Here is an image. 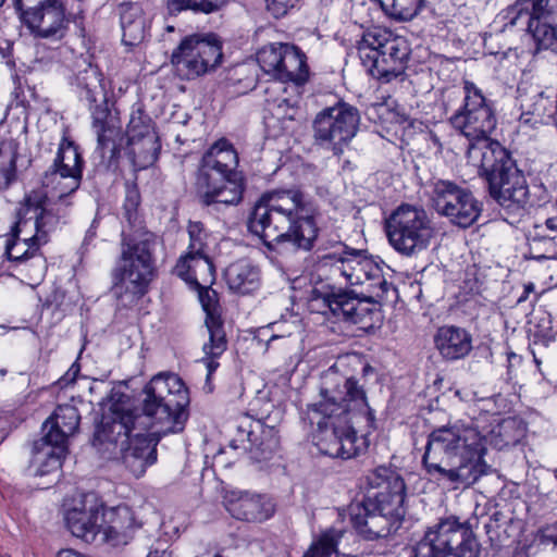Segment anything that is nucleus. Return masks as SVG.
Returning a JSON list of instances; mask_svg holds the SVG:
<instances>
[{
	"instance_id": "ddd939ff",
	"label": "nucleus",
	"mask_w": 557,
	"mask_h": 557,
	"mask_svg": "<svg viewBox=\"0 0 557 557\" xmlns=\"http://www.w3.org/2000/svg\"><path fill=\"white\" fill-rule=\"evenodd\" d=\"M358 52L368 72L385 82L403 74L409 58L407 41L385 29H374L364 34Z\"/></svg>"
},
{
	"instance_id": "a18cd8bd",
	"label": "nucleus",
	"mask_w": 557,
	"mask_h": 557,
	"mask_svg": "<svg viewBox=\"0 0 557 557\" xmlns=\"http://www.w3.org/2000/svg\"><path fill=\"white\" fill-rule=\"evenodd\" d=\"M268 111L278 121L294 120L297 109L286 98L267 100Z\"/></svg>"
},
{
	"instance_id": "393cba45",
	"label": "nucleus",
	"mask_w": 557,
	"mask_h": 557,
	"mask_svg": "<svg viewBox=\"0 0 557 557\" xmlns=\"http://www.w3.org/2000/svg\"><path fill=\"white\" fill-rule=\"evenodd\" d=\"M46 196L42 191H32L25 198L16 212L17 221L11 230V235L17 236L22 227L26 226L29 221H34L33 226L36 230L32 240L38 244L46 243L47 234L54 230L59 222V216L45 207Z\"/></svg>"
},
{
	"instance_id": "7ed1b4c3",
	"label": "nucleus",
	"mask_w": 557,
	"mask_h": 557,
	"mask_svg": "<svg viewBox=\"0 0 557 557\" xmlns=\"http://www.w3.org/2000/svg\"><path fill=\"white\" fill-rule=\"evenodd\" d=\"M143 412L123 410L111 406V413L103 414L95 433L94 445L108 458L116 456L120 448L133 441L137 432L156 428L152 434L183 431L188 418V389L174 373L154 375L143 389Z\"/></svg>"
},
{
	"instance_id": "de8ad7c7",
	"label": "nucleus",
	"mask_w": 557,
	"mask_h": 557,
	"mask_svg": "<svg viewBox=\"0 0 557 557\" xmlns=\"http://www.w3.org/2000/svg\"><path fill=\"white\" fill-rule=\"evenodd\" d=\"M540 540L542 543H553L554 545H557V534H555L549 528L540 531Z\"/></svg>"
},
{
	"instance_id": "37998d69",
	"label": "nucleus",
	"mask_w": 557,
	"mask_h": 557,
	"mask_svg": "<svg viewBox=\"0 0 557 557\" xmlns=\"http://www.w3.org/2000/svg\"><path fill=\"white\" fill-rule=\"evenodd\" d=\"M351 256L356 257L352 285L364 284L368 273L377 272V262L368 257L364 251L350 249Z\"/></svg>"
},
{
	"instance_id": "9b49d317",
	"label": "nucleus",
	"mask_w": 557,
	"mask_h": 557,
	"mask_svg": "<svg viewBox=\"0 0 557 557\" xmlns=\"http://www.w3.org/2000/svg\"><path fill=\"white\" fill-rule=\"evenodd\" d=\"M389 245L404 257H417L428 250L436 231L428 212L409 203H401L384 220Z\"/></svg>"
},
{
	"instance_id": "c85d7f7f",
	"label": "nucleus",
	"mask_w": 557,
	"mask_h": 557,
	"mask_svg": "<svg viewBox=\"0 0 557 557\" xmlns=\"http://www.w3.org/2000/svg\"><path fill=\"white\" fill-rule=\"evenodd\" d=\"M73 85L76 86L79 98L86 100L90 112L97 107H107V97L99 69L84 62V69L75 74Z\"/></svg>"
},
{
	"instance_id": "9d476101",
	"label": "nucleus",
	"mask_w": 557,
	"mask_h": 557,
	"mask_svg": "<svg viewBox=\"0 0 557 557\" xmlns=\"http://www.w3.org/2000/svg\"><path fill=\"white\" fill-rule=\"evenodd\" d=\"M463 91V106L450 117V123L469 140L467 159L470 163L473 150H494V145L500 144L490 138L497 124L492 102L471 82H465Z\"/></svg>"
},
{
	"instance_id": "423d86ee",
	"label": "nucleus",
	"mask_w": 557,
	"mask_h": 557,
	"mask_svg": "<svg viewBox=\"0 0 557 557\" xmlns=\"http://www.w3.org/2000/svg\"><path fill=\"white\" fill-rule=\"evenodd\" d=\"M470 163L479 169L490 196L502 208L515 213L525 210L530 201L527 178L507 149L494 145V150H473Z\"/></svg>"
},
{
	"instance_id": "39448f33",
	"label": "nucleus",
	"mask_w": 557,
	"mask_h": 557,
	"mask_svg": "<svg viewBox=\"0 0 557 557\" xmlns=\"http://www.w3.org/2000/svg\"><path fill=\"white\" fill-rule=\"evenodd\" d=\"M368 487L380 490L349 506L350 521L366 540L386 537L396 532L406 510V484L392 468L380 466L364 476Z\"/></svg>"
},
{
	"instance_id": "b1692460",
	"label": "nucleus",
	"mask_w": 557,
	"mask_h": 557,
	"mask_svg": "<svg viewBox=\"0 0 557 557\" xmlns=\"http://www.w3.org/2000/svg\"><path fill=\"white\" fill-rule=\"evenodd\" d=\"M238 156L232 144L222 138L215 141L202 156L197 177V186L225 182L242 173L237 171Z\"/></svg>"
},
{
	"instance_id": "864d4df0",
	"label": "nucleus",
	"mask_w": 557,
	"mask_h": 557,
	"mask_svg": "<svg viewBox=\"0 0 557 557\" xmlns=\"http://www.w3.org/2000/svg\"><path fill=\"white\" fill-rule=\"evenodd\" d=\"M99 385H104V383H103L102 381H100V382L98 383V385H94V386H91V387L89 388L90 393H94V392L96 391V388H98V387H99Z\"/></svg>"
},
{
	"instance_id": "bf43d9fd",
	"label": "nucleus",
	"mask_w": 557,
	"mask_h": 557,
	"mask_svg": "<svg viewBox=\"0 0 557 557\" xmlns=\"http://www.w3.org/2000/svg\"><path fill=\"white\" fill-rule=\"evenodd\" d=\"M478 509H479V507L476 506V508H475V510H474V512H473V515H474L475 517L479 515Z\"/></svg>"
},
{
	"instance_id": "f3484780",
	"label": "nucleus",
	"mask_w": 557,
	"mask_h": 557,
	"mask_svg": "<svg viewBox=\"0 0 557 557\" xmlns=\"http://www.w3.org/2000/svg\"><path fill=\"white\" fill-rule=\"evenodd\" d=\"M359 123L358 110L346 102L324 108L313 120L314 140L320 146L330 147L335 154H341L356 136Z\"/></svg>"
},
{
	"instance_id": "412c9836",
	"label": "nucleus",
	"mask_w": 557,
	"mask_h": 557,
	"mask_svg": "<svg viewBox=\"0 0 557 557\" xmlns=\"http://www.w3.org/2000/svg\"><path fill=\"white\" fill-rule=\"evenodd\" d=\"M127 150L135 166L152 165L161 148L152 121L140 106L133 107L126 128Z\"/></svg>"
},
{
	"instance_id": "a19ab883",
	"label": "nucleus",
	"mask_w": 557,
	"mask_h": 557,
	"mask_svg": "<svg viewBox=\"0 0 557 557\" xmlns=\"http://www.w3.org/2000/svg\"><path fill=\"white\" fill-rule=\"evenodd\" d=\"M13 240H8L5 246V253L10 260L23 261L30 258L36 250L35 246L39 244L37 240L25 238L22 242L17 239V236H13Z\"/></svg>"
},
{
	"instance_id": "13d9d810",
	"label": "nucleus",
	"mask_w": 557,
	"mask_h": 557,
	"mask_svg": "<svg viewBox=\"0 0 557 557\" xmlns=\"http://www.w3.org/2000/svg\"><path fill=\"white\" fill-rule=\"evenodd\" d=\"M532 289H533V285H528V286L525 287V293H529V292H531Z\"/></svg>"
},
{
	"instance_id": "cd10ccee",
	"label": "nucleus",
	"mask_w": 557,
	"mask_h": 557,
	"mask_svg": "<svg viewBox=\"0 0 557 557\" xmlns=\"http://www.w3.org/2000/svg\"><path fill=\"white\" fill-rule=\"evenodd\" d=\"M199 198L203 206L225 205L236 206L243 199L245 190L243 174L226 178L225 182L199 186Z\"/></svg>"
},
{
	"instance_id": "c9c22d12",
	"label": "nucleus",
	"mask_w": 557,
	"mask_h": 557,
	"mask_svg": "<svg viewBox=\"0 0 557 557\" xmlns=\"http://www.w3.org/2000/svg\"><path fill=\"white\" fill-rule=\"evenodd\" d=\"M230 0H166V9L170 15H177L182 11L211 14L227 5Z\"/></svg>"
},
{
	"instance_id": "3c124183",
	"label": "nucleus",
	"mask_w": 557,
	"mask_h": 557,
	"mask_svg": "<svg viewBox=\"0 0 557 557\" xmlns=\"http://www.w3.org/2000/svg\"><path fill=\"white\" fill-rule=\"evenodd\" d=\"M534 259L536 260H541V259H554L555 258V253L553 255H534L533 256Z\"/></svg>"
},
{
	"instance_id": "680f3d73",
	"label": "nucleus",
	"mask_w": 557,
	"mask_h": 557,
	"mask_svg": "<svg viewBox=\"0 0 557 557\" xmlns=\"http://www.w3.org/2000/svg\"><path fill=\"white\" fill-rule=\"evenodd\" d=\"M5 0H0V8L4 4Z\"/></svg>"
},
{
	"instance_id": "4468645a",
	"label": "nucleus",
	"mask_w": 557,
	"mask_h": 557,
	"mask_svg": "<svg viewBox=\"0 0 557 557\" xmlns=\"http://www.w3.org/2000/svg\"><path fill=\"white\" fill-rule=\"evenodd\" d=\"M504 28L530 33L537 49H552L557 40L556 13L549 0H517L499 14Z\"/></svg>"
},
{
	"instance_id": "20e7f679",
	"label": "nucleus",
	"mask_w": 557,
	"mask_h": 557,
	"mask_svg": "<svg viewBox=\"0 0 557 557\" xmlns=\"http://www.w3.org/2000/svg\"><path fill=\"white\" fill-rule=\"evenodd\" d=\"M247 226L262 239L263 252L272 261L286 244L310 250L319 232L313 210L297 189L263 194L253 206Z\"/></svg>"
},
{
	"instance_id": "e2e57ef3",
	"label": "nucleus",
	"mask_w": 557,
	"mask_h": 557,
	"mask_svg": "<svg viewBox=\"0 0 557 557\" xmlns=\"http://www.w3.org/2000/svg\"><path fill=\"white\" fill-rule=\"evenodd\" d=\"M214 557H221L220 555H215Z\"/></svg>"
},
{
	"instance_id": "4c0bfd02",
	"label": "nucleus",
	"mask_w": 557,
	"mask_h": 557,
	"mask_svg": "<svg viewBox=\"0 0 557 557\" xmlns=\"http://www.w3.org/2000/svg\"><path fill=\"white\" fill-rule=\"evenodd\" d=\"M342 533L334 529L323 532L320 537L311 544L304 557H330L336 552Z\"/></svg>"
},
{
	"instance_id": "1a4fd4ad",
	"label": "nucleus",
	"mask_w": 557,
	"mask_h": 557,
	"mask_svg": "<svg viewBox=\"0 0 557 557\" xmlns=\"http://www.w3.org/2000/svg\"><path fill=\"white\" fill-rule=\"evenodd\" d=\"M79 413L75 406L59 405L42 425L45 435L35 441L29 469L35 475H46L61 468L67 455L69 438L79 425Z\"/></svg>"
},
{
	"instance_id": "6ab92c4d",
	"label": "nucleus",
	"mask_w": 557,
	"mask_h": 557,
	"mask_svg": "<svg viewBox=\"0 0 557 557\" xmlns=\"http://www.w3.org/2000/svg\"><path fill=\"white\" fill-rule=\"evenodd\" d=\"M15 11L35 38L61 40L69 30L70 18L63 0H38Z\"/></svg>"
},
{
	"instance_id": "5701e85b",
	"label": "nucleus",
	"mask_w": 557,
	"mask_h": 557,
	"mask_svg": "<svg viewBox=\"0 0 557 557\" xmlns=\"http://www.w3.org/2000/svg\"><path fill=\"white\" fill-rule=\"evenodd\" d=\"M278 444L277 431L274 428L247 416L240 419L237 436L230 443L234 449L250 453L251 457L258 461L269 459L278 448Z\"/></svg>"
},
{
	"instance_id": "e433bc0d",
	"label": "nucleus",
	"mask_w": 557,
	"mask_h": 557,
	"mask_svg": "<svg viewBox=\"0 0 557 557\" xmlns=\"http://www.w3.org/2000/svg\"><path fill=\"white\" fill-rule=\"evenodd\" d=\"M349 252L350 249H345L341 253L324 255L320 262L322 267L331 268V274L334 278L344 277L348 284L352 285L356 257Z\"/></svg>"
},
{
	"instance_id": "6e6d98bb",
	"label": "nucleus",
	"mask_w": 557,
	"mask_h": 557,
	"mask_svg": "<svg viewBox=\"0 0 557 557\" xmlns=\"http://www.w3.org/2000/svg\"><path fill=\"white\" fill-rule=\"evenodd\" d=\"M484 529H485L486 533H488L490 530H491V523L490 522H484Z\"/></svg>"
},
{
	"instance_id": "2eb2a0df",
	"label": "nucleus",
	"mask_w": 557,
	"mask_h": 557,
	"mask_svg": "<svg viewBox=\"0 0 557 557\" xmlns=\"http://www.w3.org/2000/svg\"><path fill=\"white\" fill-rule=\"evenodd\" d=\"M222 58V45L214 34H194L173 50L171 62L177 75L193 79L214 70Z\"/></svg>"
},
{
	"instance_id": "8fccbe9b",
	"label": "nucleus",
	"mask_w": 557,
	"mask_h": 557,
	"mask_svg": "<svg viewBox=\"0 0 557 557\" xmlns=\"http://www.w3.org/2000/svg\"><path fill=\"white\" fill-rule=\"evenodd\" d=\"M546 226L553 231L556 230L557 228L556 220L554 218L547 219Z\"/></svg>"
},
{
	"instance_id": "72a5a7b5",
	"label": "nucleus",
	"mask_w": 557,
	"mask_h": 557,
	"mask_svg": "<svg viewBox=\"0 0 557 557\" xmlns=\"http://www.w3.org/2000/svg\"><path fill=\"white\" fill-rule=\"evenodd\" d=\"M225 275L230 288L240 294H249L259 286V269L247 261L231 264Z\"/></svg>"
},
{
	"instance_id": "dca6fc26",
	"label": "nucleus",
	"mask_w": 557,
	"mask_h": 557,
	"mask_svg": "<svg viewBox=\"0 0 557 557\" xmlns=\"http://www.w3.org/2000/svg\"><path fill=\"white\" fill-rule=\"evenodd\" d=\"M430 201L438 215L460 228L473 225L482 212L481 202L469 189L448 180H437L432 184Z\"/></svg>"
},
{
	"instance_id": "7c9ffc66",
	"label": "nucleus",
	"mask_w": 557,
	"mask_h": 557,
	"mask_svg": "<svg viewBox=\"0 0 557 557\" xmlns=\"http://www.w3.org/2000/svg\"><path fill=\"white\" fill-rule=\"evenodd\" d=\"M121 27L122 42L129 48L140 45L147 35V18L138 3H128L122 7Z\"/></svg>"
},
{
	"instance_id": "79ce46f5",
	"label": "nucleus",
	"mask_w": 557,
	"mask_h": 557,
	"mask_svg": "<svg viewBox=\"0 0 557 557\" xmlns=\"http://www.w3.org/2000/svg\"><path fill=\"white\" fill-rule=\"evenodd\" d=\"M187 232L189 235L188 250L186 255L182 256L181 258H190L206 255V233L202 223L189 222Z\"/></svg>"
},
{
	"instance_id": "5fc2aeb1",
	"label": "nucleus",
	"mask_w": 557,
	"mask_h": 557,
	"mask_svg": "<svg viewBox=\"0 0 557 557\" xmlns=\"http://www.w3.org/2000/svg\"><path fill=\"white\" fill-rule=\"evenodd\" d=\"M110 400H111V399H108V398H101V399L99 400V404H100L101 406H106V405H107V401L109 403Z\"/></svg>"
},
{
	"instance_id": "052dcab7",
	"label": "nucleus",
	"mask_w": 557,
	"mask_h": 557,
	"mask_svg": "<svg viewBox=\"0 0 557 557\" xmlns=\"http://www.w3.org/2000/svg\"><path fill=\"white\" fill-rule=\"evenodd\" d=\"M524 299H525V296H521L518 301L520 302V301H523Z\"/></svg>"
},
{
	"instance_id": "473e14b6",
	"label": "nucleus",
	"mask_w": 557,
	"mask_h": 557,
	"mask_svg": "<svg viewBox=\"0 0 557 557\" xmlns=\"http://www.w3.org/2000/svg\"><path fill=\"white\" fill-rule=\"evenodd\" d=\"M205 309L208 312L206 325L209 332V343L203 345L202 349L206 356L202 358V361L207 367V379H210L219 367V362L215 359L226 350L227 341L222 323L208 311L207 306H205Z\"/></svg>"
},
{
	"instance_id": "bb28decb",
	"label": "nucleus",
	"mask_w": 557,
	"mask_h": 557,
	"mask_svg": "<svg viewBox=\"0 0 557 557\" xmlns=\"http://www.w3.org/2000/svg\"><path fill=\"white\" fill-rule=\"evenodd\" d=\"M109 459L120 460L133 475L139 478L146 472L147 467L157 460L156 444L147 437L146 432H137L131 443L120 448L116 456Z\"/></svg>"
},
{
	"instance_id": "49530a36",
	"label": "nucleus",
	"mask_w": 557,
	"mask_h": 557,
	"mask_svg": "<svg viewBox=\"0 0 557 557\" xmlns=\"http://www.w3.org/2000/svg\"><path fill=\"white\" fill-rule=\"evenodd\" d=\"M299 0H265L268 10L280 17L287 13L288 9L294 8Z\"/></svg>"
},
{
	"instance_id": "a878e982",
	"label": "nucleus",
	"mask_w": 557,
	"mask_h": 557,
	"mask_svg": "<svg viewBox=\"0 0 557 557\" xmlns=\"http://www.w3.org/2000/svg\"><path fill=\"white\" fill-rule=\"evenodd\" d=\"M226 509L235 519L248 522H262L275 511L269 497L248 492L232 493L226 498Z\"/></svg>"
},
{
	"instance_id": "f8f14e48",
	"label": "nucleus",
	"mask_w": 557,
	"mask_h": 557,
	"mask_svg": "<svg viewBox=\"0 0 557 557\" xmlns=\"http://www.w3.org/2000/svg\"><path fill=\"white\" fill-rule=\"evenodd\" d=\"M470 521L450 516L428 528L413 547V557H478L479 543Z\"/></svg>"
},
{
	"instance_id": "a211bd4d",
	"label": "nucleus",
	"mask_w": 557,
	"mask_h": 557,
	"mask_svg": "<svg viewBox=\"0 0 557 557\" xmlns=\"http://www.w3.org/2000/svg\"><path fill=\"white\" fill-rule=\"evenodd\" d=\"M261 70L281 83L305 84L309 78L306 54L289 44H271L257 52Z\"/></svg>"
},
{
	"instance_id": "aec40b11",
	"label": "nucleus",
	"mask_w": 557,
	"mask_h": 557,
	"mask_svg": "<svg viewBox=\"0 0 557 557\" xmlns=\"http://www.w3.org/2000/svg\"><path fill=\"white\" fill-rule=\"evenodd\" d=\"M83 160L77 147L72 140L63 137L57 157L51 168L46 172L44 185H52L59 191L60 205L67 206V196L81 185Z\"/></svg>"
},
{
	"instance_id": "09e8293b",
	"label": "nucleus",
	"mask_w": 557,
	"mask_h": 557,
	"mask_svg": "<svg viewBox=\"0 0 557 557\" xmlns=\"http://www.w3.org/2000/svg\"><path fill=\"white\" fill-rule=\"evenodd\" d=\"M78 372H79V366L76 363H73L72 367L69 369L67 373L65 374V376L62 379V381H66V383L73 382L75 380L76 375L78 374Z\"/></svg>"
},
{
	"instance_id": "0eeeda50",
	"label": "nucleus",
	"mask_w": 557,
	"mask_h": 557,
	"mask_svg": "<svg viewBox=\"0 0 557 557\" xmlns=\"http://www.w3.org/2000/svg\"><path fill=\"white\" fill-rule=\"evenodd\" d=\"M111 517L106 524L104 507L94 493L83 495L74 502L73 507L65 512V523L70 532L86 542L95 540L99 532L113 545H126L133 534V517L124 508L109 510Z\"/></svg>"
},
{
	"instance_id": "58836bf2",
	"label": "nucleus",
	"mask_w": 557,
	"mask_h": 557,
	"mask_svg": "<svg viewBox=\"0 0 557 557\" xmlns=\"http://www.w3.org/2000/svg\"><path fill=\"white\" fill-rule=\"evenodd\" d=\"M361 285L366 288L364 295L369 296V299H374L376 301H384L387 293L392 288V284L384 277L382 268L379 263L377 272L371 271V273H368L364 284Z\"/></svg>"
},
{
	"instance_id": "f257e3e1",
	"label": "nucleus",
	"mask_w": 557,
	"mask_h": 557,
	"mask_svg": "<svg viewBox=\"0 0 557 557\" xmlns=\"http://www.w3.org/2000/svg\"><path fill=\"white\" fill-rule=\"evenodd\" d=\"M527 425L518 417H508L497 423L486 438L472 424L455 423L441 426L428 436L422 466L426 474L455 488L470 487L487 474L484 461L485 443L497 449L517 445L525 435Z\"/></svg>"
},
{
	"instance_id": "c03bdc74",
	"label": "nucleus",
	"mask_w": 557,
	"mask_h": 557,
	"mask_svg": "<svg viewBox=\"0 0 557 557\" xmlns=\"http://www.w3.org/2000/svg\"><path fill=\"white\" fill-rule=\"evenodd\" d=\"M292 318L293 319L290 321L282 319L280 321L272 322V323H270L267 326L261 329L262 332H265V331H269V330H272L273 332H277V333H273L270 336V338L268 341V345L272 341H274V339L282 338V337H285V336H290L295 332L299 331V329H300V320H299V318L296 317V315H294Z\"/></svg>"
},
{
	"instance_id": "4be33fe9",
	"label": "nucleus",
	"mask_w": 557,
	"mask_h": 557,
	"mask_svg": "<svg viewBox=\"0 0 557 557\" xmlns=\"http://www.w3.org/2000/svg\"><path fill=\"white\" fill-rule=\"evenodd\" d=\"M313 300H321L335 317H342L344 320L355 324H362L363 327L373 326L380 319L377 305L382 301L369 299L363 295L361 298L354 295L352 292L338 290L337 293H322L313 290Z\"/></svg>"
},
{
	"instance_id": "c756f323",
	"label": "nucleus",
	"mask_w": 557,
	"mask_h": 557,
	"mask_svg": "<svg viewBox=\"0 0 557 557\" xmlns=\"http://www.w3.org/2000/svg\"><path fill=\"white\" fill-rule=\"evenodd\" d=\"M440 354L447 360L465 358L472 349L471 335L461 327L442 326L434 337Z\"/></svg>"
},
{
	"instance_id": "ea45409f",
	"label": "nucleus",
	"mask_w": 557,
	"mask_h": 557,
	"mask_svg": "<svg viewBox=\"0 0 557 557\" xmlns=\"http://www.w3.org/2000/svg\"><path fill=\"white\" fill-rule=\"evenodd\" d=\"M528 114L540 117L544 123L557 125V104H554V102L549 101L544 91L537 95V99L533 103V110L521 114L520 119L524 123L530 122V119L525 117Z\"/></svg>"
},
{
	"instance_id": "4d7b16f0",
	"label": "nucleus",
	"mask_w": 557,
	"mask_h": 557,
	"mask_svg": "<svg viewBox=\"0 0 557 557\" xmlns=\"http://www.w3.org/2000/svg\"><path fill=\"white\" fill-rule=\"evenodd\" d=\"M547 243L552 246L553 249L555 248V243L553 238H550Z\"/></svg>"
},
{
	"instance_id": "603ef678",
	"label": "nucleus",
	"mask_w": 557,
	"mask_h": 557,
	"mask_svg": "<svg viewBox=\"0 0 557 557\" xmlns=\"http://www.w3.org/2000/svg\"><path fill=\"white\" fill-rule=\"evenodd\" d=\"M13 5L15 10H21V8L25 7L23 0H13Z\"/></svg>"
},
{
	"instance_id": "6e6552de",
	"label": "nucleus",
	"mask_w": 557,
	"mask_h": 557,
	"mask_svg": "<svg viewBox=\"0 0 557 557\" xmlns=\"http://www.w3.org/2000/svg\"><path fill=\"white\" fill-rule=\"evenodd\" d=\"M156 245L157 238L152 234L123 244L121 258L114 270V292L123 306H131L143 297L153 280Z\"/></svg>"
},
{
	"instance_id": "f03ea898",
	"label": "nucleus",
	"mask_w": 557,
	"mask_h": 557,
	"mask_svg": "<svg viewBox=\"0 0 557 557\" xmlns=\"http://www.w3.org/2000/svg\"><path fill=\"white\" fill-rule=\"evenodd\" d=\"M308 418L317 425L314 445L333 458L350 459L366 450V435L358 436L356 425L364 423L368 432L375 428L363 388L333 367L321 377L320 399L308 406Z\"/></svg>"
},
{
	"instance_id": "f704fd0d",
	"label": "nucleus",
	"mask_w": 557,
	"mask_h": 557,
	"mask_svg": "<svg viewBox=\"0 0 557 557\" xmlns=\"http://www.w3.org/2000/svg\"><path fill=\"white\" fill-rule=\"evenodd\" d=\"M108 114V108L102 106H97L91 111L92 126L97 134V149L102 157H104L107 152H110L111 157H113L117 151L116 138L119 136V129L107 122Z\"/></svg>"
},
{
	"instance_id": "2f4dec72",
	"label": "nucleus",
	"mask_w": 557,
	"mask_h": 557,
	"mask_svg": "<svg viewBox=\"0 0 557 557\" xmlns=\"http://www.w3.org/2000/svg\"><path fill=\"white\" fill-rule=\"evenodd\" d=\"M174 272L177 276L189 284L201 285L211 284L214 280V265L207 256H197L190 258H180Z\"/></svg>"
}]
</instances>
